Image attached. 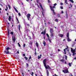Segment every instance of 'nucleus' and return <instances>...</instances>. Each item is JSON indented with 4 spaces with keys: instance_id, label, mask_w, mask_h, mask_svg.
Returning <instances> with one entry per match:
<instances>
[{
    "instance_id": "obj_63",
    "label": "nucleus",
    "mask_w": 76,
    "mask_h": 76,
    "mask_svg": "<svg viewBox=\"0 0 76 76\" xmlns=\"http://www.w3.org/2000/svg\"><path fill=\"white\" fill-rule=\"evenodd\" d=\"M74 58L75 60H76V57Z\"/></svg>"
},
{
    "instance_id": "obj_22",
    "label": "nucleus",
    "mask_w": 76,
    "mask_h": 76,
    "mask_svg": "<svg viewBox=\"0 0 76 76\" xmlns=\"http://www.w3.org/2000/svg\"><path fill=\"white\" fill-rule=\"evenodd\" d=\"M69 1H71V2L72 3H74V1H73V0H69Z\"/></svg>"
},
{
    "instance_id": "obj_11",
    "label": "nucleus",
    "mask_w": 76,
    "mask_h": 76,
    "mask_svg": "<svg viewBox=\"0 0 76 76\" xmlns=\"http://www.w3.org/2000/svg\"><path fill=\"white\" fill-rule=\"evenodd\" d=\"M50 9H51V10H52V11H53H53H54V9H53V7H52V6H50Z\"/></svg>"
},
{
    "instance_id": "obj_52",
    "label": "nucleus",
    "mask_w": 76,
    "mask_h": 76,
    "mask_svg": "<svg viewBox=\"0 0 76 76\" xmlns=\"http://www.w3.org/2000/svg\"><path fill=\"white\" fill-rule=\"evenodd\" d=\"M37 3H38V2L39 1H38V0H37Z\"/></svg>"
},
{
    "instance_id": "obj_14",
    "label": "nucleus",
    "mask_w": 76,
    "mask_h": 76,
    "mask_svg": "<svg viewBox=\"0 0 76 76\" xmlns=\"http://www.w3.org/2000/svg\"><path fill=\"white\" fill-rule=\"evenodd\" d=\"M14 9H15L16 12H17V13H18V10L16 9L15 7H14Z\"/></svg>"
},
{
    "instance_id": "obj_50",
    "label": "nucleus",
    "mask_w": 76,
    "mask_h": 76,
    "mask_svg": "<svg viewBox=\"0 0 76 76\" xmlns=\"http://www.w3.org/2000/svg\"><path fill=\"white\" fill-rule=\"evenodd\" d=\"M29 59H31V56H30V57L29 58Z\"/></svg>"
},
{
    "instance_id": "obj_45",
    "label": "nucleus",
    "mask_w": 76,
    "mask_h": 76,
    "mask_svg": "<svg viewBox=\"0 0 76 76\" xmlns=\"http://www.w3.org/2000/svg\"><path fill=\"white\" fill-rule=\"evenodd\" d=\"M57 5V4H56V3H55V4H54V6H56Z\"/></svg>"
},
{
    "instance_id": "obj_13",
    "label": "nucleus",
    "mask_w": 76,
    "mask_h": 76,
    "mask_svg": "<svg viewBox=\"0 0 76 76\" xmlns=\"http://www.w3.org/2000/svg\"><path fill=\"white\" fill-rule=\"evenodd\" d=\"M25 29L27 31V32H29L30 31V30L28 29H27V28H25Z\"/></svg>"
},
{
    "instance_id": "obj_61",
    "label": "nucleus",
    "mask_w": 76,
    "mask_h": 76,
    "mask_svg": "<svg viewBox=\"0 0 76 76\" xmlns=\"http://www.w3.org/2000/svg\"><path fill=\"white\" fill-rule=\"evenodd\" d=\"M5 10H6V11H7V9H5Z\"/></svg>"
},
{
    "instance_id": "obj_34",
    "label": "nucleus",
    "mask_w": 76,
    "mask_h": 76,
    "mask_svg": "<svg viewBox=\"0 0 76 76\" xmlns=\"http://www.w3.org/2000/svg\"><path fill=\"white\" fill-rule=\"evenodd\" d=\"M60 8L61 9H63V7L62 6H61Z\"/></svg>"
},
{
    "instance_id": "obj_19",
    "label": "nucleus",
    "mask_w": 76,
    "mask_h": 76,
    "mask_svg": "<svg viewBox=\"0 0 76 76\" xmlns=\"http://www.w3.org/2000/svg\"><path fill=\"white\" fill-rule=\"evenodd\" d=\"M9 19H8V20L9 21H10L11 20V16H10L9 17Z\"/></svg>"
},
{
    "instance_id": "obj_48",
    "label": "nucleus",
    "mask_w": 76,
    "mask_h": 76,
    "mask_svg": "<svg viewBox=\"0 0 76 76\" xmlns=\"http://www.w3.org/2000/svg\"><path fill=\"white\" fill-rule=\"evenodd\" d=\"M18 15H19V16H21V15H20V12H19L18 13Z\"/></svg>"
},
{
    "instance_id": "obj_54",
    "label": "nucleus",
    "mask_w": 76,
    "mask_h": 76,
    "mask_svg": "<svg viewBox=\"0 0 76 76\" xmlns=\"http://www.w3.org/2000/svg\"><path fill=\"white\" fill-rule=\"evenodd\" d=\"M45 26H47L46 25H47V24H46V23H45Z\"/></svg>"
},
{
    "instance_id": "obj_41",
    "label": "nucleus",
    "mask_w": 76,
    "mask_h": 76,
    "mask_svg": "<svg viewBox=\"0 0 76 76\" xmlns=\"http://www.w3.org/2000/svg\"><path fill=\"white\" fill-rule=\"evenodd\" d=\"M33 75H34V72H31V75H32V76H33Z\"/></svg>"
},
{
    "instance_id": "obj_38",
    "label": "nucleus",
    "mask_w": 76,
    "mask_h": 76,
    "mask_svg": "<svg viewBox=\"0 0 76 76\" xmlns=\"http://www.w3.org/2000/svg\"><path fill=\"white\" fill-rule=\"evenodd\" d=\"M56 22H58V19H56L55 20Z\"/></svg>"
},
{
    "instance_id": "obj_3",
    "label": "nucleus",
    "mask_w": 76,
    "mask_h": 76,
    "mask_svg": "<svg viewBox=\"0 0 76 76\" xmlns=\"http://www.w3.org/2000/svg\"><path fill=\"white\" fill-rule=\"evenodd\" d=\"M10 48L8 47L7 48H6L7 50V52L6 51H4V53L6 54H9V50L10 49Z\"/></svg>"
},
{
    "instance_id": "obj_31",
    "label": "nucleus",
    "mask_w": 76,
    "mask_h": 76,
    "mask_svg": "<svg viewBox=\"0 0 76 76\" xmlns=\"http://www.w3.org/2000/svg\"><path fill=\"white\" fill-rule=\"evenodd\" d=\"M26 66L27 67H28V66H29V64H28V63H26Z\"/></svg>"
},
{
    "instance_id": "obj_47",
    "label": "nucleus",
    "mask_w": 76,
    "mask_h": 76,
    "mask_svg": "<svg viewBox=\"0 0 76 76\" xmlns=\"http://www.w3.org/2000/svg\"><path fill=\"white\" fill-rule=\"evenodd\" d=\"M23 47H25V44H24L23 45Z\"/></svg>"
},
{
    "instance_id": "obj_30",
    "label": "nucleus",
    "mask_w": 76,
    "mask_h": 76,
    "mask_svg": "<svg viewBox=\"0 0 76 76\" xmlns=\"http://www.w3.org/2000/svg\"><path fill=\"white\" fill-rule=\"evenodd\" d=\"M46 35L47 37H48V38H49V35H48V34H46Z\"/></svg>"
},
{
    "instance_id": "obj_2",
    "label": "nucleus",
    "mask_w": 76,
    "mask_h": 76,
    "mask_svg": "<svg viewBox=\"0 0 76 76\" xmlns=\"http://www.w3.org/2000/svg\"><path fill=\"white\" fill-rule=\"evenodd\" d=\"M53 29V28H50V37H53L54 36V34Z\"/></svg>"
},
{
    "instance_id": "obj_12",
    "label": "nucleus",
    "mask_w": 76,
    "mask_h": 76,
    "mask_svg": "<svg viewBox=\"0 0 76 76\" xmlns=\"http://www.w3.org/2000/svg\"><path fill=\"white\" fill-rule=\"evenodd\" d=\"M58 36H59V37H63L64 36L62 34H58Z\"/></svg>"
},
{
    "instance_id": "obj_49",
    "label": "nucleus",
    "mask_w": 76,
    "mask_h": 76,
    "mask_svg": "<svg viewBox=\"0 0 76 76\" xmlns=\"http://www.w3.org/2000/svg\"><path fill=\"white\" fill-rule=\"evenodd\" d=\"M75 53H73V54H72V55L73 56H75Z\"/></svg>"
},
{
    "instance_id": "obj_35",
    "label": "nucleus",
    "mask_w": 76,
    "mask_h": 76,
    "mask_svg": "<svg viewBox=\"0 0 76 76\" xmlns=\"http://www.w3.org/2000/svg\"><path fill=\"white\" fill-rule=\"evenodd\" d=\"M10 34H11V35H13V32L12 31L11 32Z\"/></svg>"
},
{
    "instance_id": "obj_23",
    "label": "nucleus",
    "mask_w": 76,
    "mask_h": 76,
    "mask_svg": "<svg viewBox=\"0 0 76 76\" xmlns=\"http://www.w3.org/2000/svg\"><path fill=\"white\" fill-rule=\"evenodd\" d=\"M68 65L69 66V67H71V66H72V64H71V63H68Z\"/></svg>"
},
{
    "instance_id": "obj_25",
    "label": "nucleus",
    "mask_w": 76,
    "mask_h": 76,
    "mask_svg": "<svg viewBox=\"0 0 76 76\" xmlns=\"http://www.w3.org/2000/svg\"><path fill=\"white\" fill-rule=\"evenodd\" d=\"M48 40L50 42H51V39H50L49 38H48Z\"/></svg>"
},
{
    "instance_id": "obj_5",
    "label": "nucleus",
    "mask_w": 76,
    "mask_h": 76,
    "mask_svg": "<svg viewBox=\"0 0 76 76\" xmlns=\"http://www.w3.org/2000/svg\"><path fill=\"white\" fill-rule=\"evenodd\" d=\"M25 25L26 28H29V27L30 26V25L29 24H28L26 23H25Z\"/></svg>"
},
{
    "instance_id": "obj_36",
    "label": "nucleus",
    "mask_w": 76,
    "mask_h": 76,
    "mask_svg": "<svg viewBox=\"0 0 76 76\" xmlns=\"http://www.w3.org/2000/svg\"><path fill=\"white\" fill-rule=\"evenodd\" d=\"M40 7L42 9V10L43 9V8H42V5H40Z\"/></svg>"
},
{
    "instance_id": "obj_17",
    "label": "nucleus",
    "mask_w": 76,
    "mask_h": 76,
    "mask_svg": "<svg viewBox=\"0 0 76 76\" xmlns=\"http://www.w3.org/2000/svg\"><path fill=\"white\" fill-rule=\"evenodd\" d=\"M66 37L67 38L69 37V33H67V34H66Z\"/></svg>"
},
{
    "instance_id": "obj_32",
    "label": "nucleus",
    "mask_w": 76,
    "mask_h": 76,
    "mask_svg": "<svg viewBox=\"0 0 76 76\" xmlns=\"http://www.w3.org/2000/svg\"><path fill=\"white\" fill-rule=\"evenodd\" d=\"M41 57H40V56H38V59H39L40 58H41Z\"/></svg>"
},
{
    "instance_id": "obj_28",
    "label": "nucleus",
    "mask_w": 76,
    "mask_h": 76,
    "mask_svg": "<svg viewBox=\"0 0 76 76\" xmlns=\"http://www.w3.org/2000/svg\"><path fill=\"white\" fill-rule=\"evenodd\" d=\"M67 0H65V3H66V4H67Z\"/></svg>"
},
{
    "instance_id": "obj_10",
    "label": "nucleus",
    "mask_w": 76,
    "mask_h": 76,
    "mask_svg": "<svg viewBox=\"0 0 76 76\" xmlns=\"http://www.w3.org/2000/svg\"><path fill=\"white\" fill-rule=\"evenodd\" d=\"M46 33V31H44V32H42L41 33V34H43V35H45Z\"/></svg>"
},
{
    "instance_id": "obj_39",
    "label": "nucleus",
    "mask_w": 76,
    "mask_h": 76,
    "mask_svg": "<svg viewBox=\"0 0 76 76\" xmlns=\"http://www.w3.org/2000/svg\"><path fill=\"white\" fill-rule=\"evenodd\" d=\"M60 4L61 5V6H62V5H63V3H60Z\"/></svg>"
},
{
    "instance_id": "obj_4",
    "label": "nucleus",
    "mask_w": 76,
    "mask_h": 76,
    "mask_svg": "<svg viewBox=\"0 0 76 76\" xmlns=\"http://www.w3.org/2000/svg\"><path fill=\"white\" fill-rule=\"evenodd\" d=\"M31 15V14H28L27 15L26 17L28 19V20H30L31 21V20H30V19H31V17H30Z\"/></svg>"
},
{
    "instance_id": "obj_55",
    "label": "nucleus",
    "mask_w": 76,
    "mask_h": 76,
    "mask_svg": "<svg viewBox=\"0 0 76 76\" xmlns=\"http://www.w3.org/2000/svg\"><path fill=\"white\" fill-rule=\"evenodd\" d=\"M29 39H31V36H29Z\"/></svg>"
},
{
    "instance_id": "obj_26",
    "label": "nucleus",
    "mask_w": 76,
    "mask_h": 76,
    "mask_svg": "<svg viewBox=\"0 0 76 76\" xmlns=\"http://www.w3.org/2000/svg\"><path fill=\"white\" fill-rule=\"evenodd\" d=\"M64 54H66V49H64Z\"/></svg>"
},
{
    "instance_id": "obj_1",
    "label": "nucleus",
    "mask_w": 76,
    "mask_h": 76,
    "mask_svg": "<svg viewBox=\"0 0 76 76\" xmlns=\"http://www.w3.org/2000/svg\"><path fill=\"white\" fill-rule=\"evenodd\" d=\"M46 63H47V59H45L43 60V63L44 64V66L45 67L46 69H49V70H51V68L50 67L49 65H46Z\"/></svg>"
},
{
    "instance_id": "obj_60",
    "label": "nucleus",
    "mask_w": 76,
    "mask_h": 76,
    "mask_svg": "<svg viewBox=\"0 0 76 76\" xmlns=\"http://www.w3.org/2000/svg\"><path fill=\"white\" fill-rule=\"evenodd\" d=\"M55 76H58V75H56V74H55Z\"/></svg>"
},
{
    "instance_id": "obj_53",
    "label": "nucleus",
    "mask_w": 76,
    "mask_h": 76,
    "mask_svg": "<svg viewBox=\"0 0 76 76\" xmlns=\"http://www.w3.org/2000/svg\"><path fill=\"white\" fill-rule=\"evenodd\" d=\"M63 13H64V12H63V11H62L61 12V13L62 14H63Z\"/></svg>"
},
{
    "instance_id": "obj_62",
    "label": "nucleus",
    "mask_w": 76,
    "mask_h": 76,
    "mask_svg": "<svg viewBox=\"0 0 76 76\" xmlns=\"http://www.w3.org/2000/svg\"><path fill=\"white\" fill-rule=\"evenodd\" d=\"M7 15L8 16H9V14H8V13H7Z\"/></svg>"
},
{
    "instance_id": "obj_18",
    "label": "nucleus",
    "mask_w": 76,
    "mask_h": 76,
    "mask_svg": "<svg viewBox=\"0 0 76 76\" xmlns=\"http://www.w3.org/2000/svg\"><path fill=\"white\" fill-rule=\"evenodd\" d=\"M47 76H49V72H48V70H47Z\"/></svg>"
},
{
    "instance_id": "obj_57",
    "label": "nucleus",
    "mask_w": 76,
    "mask_h": 76,
    "mask_svg": "<svg viewBox=\"0 0 76 76\" xmlns=\"http://www.w3.org/2000/svg\"><path fill=\"white\" fill-rule=\"evenodd\" d=\"M60 51V50L59 49H58V51Z\"/></svg>"
},
{
    "instance_id": "obj_16",
    "label": "nucleus",
    "mask_w": 76,
    "mask_h": 76,
    "mask_svg": "<svg viewBox=\"0 0 76 76\" xmlns=\"http://www.w3.org/2000/svg\"><path fill=\"white\" fill-rule=\"evenodd\" d=\"M43 44H44V46H45V45H46V42H45L44 41H43Z\"/></svg>"
},
{
    "instance_id": "obj_15",
    "label": "nucleus",
    "mask_w": 76,
    "mask_h": 76,
    "mask_svg": "<svg viewBox=\"0 0 76 76\" xmlns=\"http://www.w3.org/2000/svg\"><path fill=\"white\" fill-rule=\"evenodd\" d=\"M67 41H72V40L71 39H70V38H69V37H67Z\"/></svg>"
},
{
    "instance_id": "obj_46",
    "label": "nucleus",
    "mask_w": 76,
    "mask_h": 76,
    "mask_svg": "<svg viewBox=\"0 0 76 76\" xmlns=\"http://www.w3.org/2000/svg\"><path fill=\"white\" fill-rule=\"evenodd\" d=\"M23 57H25V54H23Z\"/></svg>"
},
{
    "instance_id": "obj_8",
    "label": "nucleus",
    "mask_w": 76,
    "mask_h": 76,
    "mask_svg": "<svg viewBox=\"0 0 76 76\" xmlns=\"http://www.w3.org/2000/svg\"><path fill=\"white\" fill-rule=\"evenodd\" d=\"M12 40L14 42H15V41H16V39H15V36H12Z\"/></svg>"
},
{
    "instance_id": "obj_33",
    "label": "nucleus",
    "mask_w": 76,
    "mask_h": 76,
    "mask_svg": "<svg viewBox=\"0 0 76 76\" xmlns=\"http://www.w3.org/2000/svg\"><path fill=\"white\" fill-rule=\"evenodd\" d=\"M65 59L66 60H67V56H65Z\"/></svg>"
},
{
    "instance_id": "obj_37",
    "label": "nucleus",
    "mask_w": 76,
    "mask_h": 76,
    "mask_svg": "<svg viewBox=\"0 0 76 76\" xmlns=\"http://www.w3.org/2000/svg\"><path fill=\"white\" fill-rule=\"evenodd\" d=\"M8 7H9V9H10V6L9 5V4H8Z\"/></svg>"
},
{
    "instance_id": "obj_44",
    "label": "nucleus",
    "mask_w": 76,
    "mask_h": 76,
    "mask_svg": "<svg viewBox=\"0 0 76 76\" xmlns=\"http://www.w3.org/2000/svg\"><path fill=\"white\" fill-rule=\"evenodd\" d=\"M53 12L54 15H56V12H54V11H53Z\"/></svg>"
},
{
    "instance_id": "obj_64",
    "label": "nucleus",
    "mask_w": 76,
    "mask_h": 76,
    "mask_svg": "<svg viewBox=\"0 0 76 76\" xmlns=\"http://www.w3.org/2000/svg\"><path fill=\"white\" fill-rule=\"evenodd\" d=\"M71 76H73V75H72V74H71Z\"/></svg>"
},
{
    "instance_id": "obj_6",
    "label": "nucleus",
    "mask_w": 76,
    "mask_h": 76,
    "mask_svg": "<svg viewBox=\"0 0 76 76\" xmlns=\"http://www.w3.org/2000/svg\"><path fill=\"white\" fill-rule=\"evenodd\" d=\"M63 72L64 73H69V71H68V69H65L64 70H63Z\"/></svg>"
},
{
    "instance_id": "obj_42",
    "label": "nucleus",
    "mask_w": 76,
    "mask_h": 76,
    "mask_svg": "<svg viewBox=\"0 0 76 76\" xmlns=\"http://www.w3.org/2000/svg\"><path fill=\"white\" fill-rule=\"evenodd\" d=\"M17 22H18L17 23H19V20H17Z\"/></svg>"
},
{
    "instance_id": "obj_29",
    "label": "nucleus",
    "mask_w": 76,
    "mask_h": 76,
    "mask_svg": "<svg viewBox=\"0 0 76 76\" xmlns=\"http://www.w3.org/2000/svg\"><path fill=\"white\" fill-rule=\"evenodd\" d=\"M24 58H25L26 60H28V58L26 57H24Z\"/></svg>"
},
{
    "instance_id": "obj_20",
    "label": "nucleus",
    "mask_w": 76,
    "mask_h": 76,
    "mask_svg": "<svg viewBox=\"0 0 76 76\" xmlns=\"http://www.w3.org/2000/svg\"><path fill=\"white\" fill-rule=\"evenodd\" d=\"M58 18H60V15L59 14H58L57 16Z\"/></svg>"
},
{
    "instance_id": "obj_51",
    "label": "nucleus",
    "mask_w": 76,
    "mask_h": 76,
    "mask_svg": "<svg viewBox=\"0 0 76 76\" xmlns=\"http://www.w3.org/2000/svg\"><path fill=\"white\" fill-rule=\"evenodd\" d=\"M70 6L71 7H72V5H71V4H70Z\"/></svg>"
},
{
    "instance_id": "obj_21",
    "label": "nucleus",
    "mask_w": 76,
    "mask_h": 76,
    "mask_svg": "<svg viewBox=\"0 0 76 76\" xmlns=\"http://www.w3.org/2000/svg\"><path fill=\"white\" fill-rule=\"evenodd\" d=\"M36 45L37 47H38V43L36 42Z\"/></svg>"
},
{
    "instance_id": "obj_59",
    "label": "nucleus",
    "mask_w": 76,
    "mask_h": 76,
    "mask_svg": "<svg viewBox=\"0 0 76 76\" xmlns=\"http://www.w3.org/2000/svg\"><path fill=\"white\" fill-rule=\"evenodd\" d=\"M17 53H18V54H19V51H18L17 52Z\"/></svg>"
},
{
    "instance_id": "obj_58",
    "label": "nucleus",
    "mask_w": 76,
    "mask_h": 76,
    "mask_svg": "<svg viewBox=\"0 0 76 76\" xmlns=\"http://www.w3.org/2000/svg\"><path fill=\"white\" fill-rule=\"evenodd\" d=\"M34 54H35V55H36V54H37V53H36V51H35V53Z\"/></svg>"
},
{
    "instance_id": "obj_40",
    "label": "nucleus",
    "mask_w": 76,
    "mask_h": 76,
    "mask_svg": "<svg viewBox=\"0 0 76 76\" xmlns=\"http://www.w3.org/2000/svg\"><path fill=\"white\" fill-rule=\"evenodd\" d=\"M18 46H19V47H20V44H19V43H18Z\"/></svg>"
},
{
    "instance_id": "obj_43",
    "label": "nucleus",
    "mask_w": 76,
    "mask_h": 76,
    "mask_svg": "<svg viewBox=\"0 0 76 76\" xmlns=\"http://www.w3.org/2000/svg\"><path fill=\"white\" fill-rule=\"evenodd\" d=\"M69 48L68 46H67V48H65V50H67V49Z\"/></svg>"
},
{
    "instance_id": "obj_27",
    "label": "nucleus",
    "mask_w": 76,
    "mask_h": 76,
    "mask_svg": "<svg viewBox=\"0 0 76 76\" xmlns=\"http://www.w3.org/2000/svg\"><path fill=\"white\" fill-rule=\"evenodd\" d=\"M8 35L9 36V29H8Z\"/></svg>"
},
{
    "instance_id": "obj_56",
    "label": "nucleus",
    "mask_w": 76,
    "mask_h": 76,
    "mask_svg": "<svg viewBox=\"0 0 76 76\" xmlns=\"http://www.w3.org/2000/svg\"><path fill=\"white\" fill-rule=\"evenodd\" d=\"M0 5H1V6H2V7H3V5L2 4H0Z\"/></svg>"
},
{
    "instance_id": "obj_9",
    "label": "nucleus",
    "mask_w": 76,
    "mask_h": 76,
    "mask_svg": "<svg viewBox=\"0 0 76 76\" xmlns=\"http://www.w3.org/2000/svg\"><path fill=\"white\" fill-rule=\"evenodd\" d=\"M22 28V27H21V26L20 24H19L18 25V30L20 31V29Z\"/></svg>"
},
{
    "instance_id": "obj_24",
    "label": "nucleus",
    "mask_w": 76,
    "mask_h": 76,
    "mask_svg": "<svg viewBox=\"0 0 76 76\" xmlns=\"http://www.w3.org/2000/svg\"><path fill=\"white\" fill-rule=\"evenodd\" d=\"M60 61H62V62H64V59H61L60 60Z\"/></svg>"
},
{
    "instance_id": "obj_7",
    "label": "nucleus",
    "mask_w": 76,
    "mask_h": 76,
    "mask_svg": "<svg viewBox=\"0 0 76 76\" xmlns=\"http://www.w3.org/2000/svg\"><path fill=\"white\" fill-rule=\"evenodd\" d=\"M71 51H72V53H75L76 52V50L75 49H73V48H72L71 49Z\"/></svg>"
}]
</instances>
